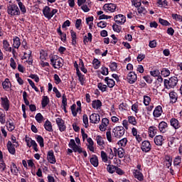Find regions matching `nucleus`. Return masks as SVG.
<instances>
[{
    "instance_id": "nucleus-55",
    "label": "nucleus",
    "mask_w": 182,
    "mask_h": 182,
    "mask_svg": "<svg viewBox=\"0 0 182 182\" xmlns=\"http://www.w3.org/2000/svg\"><path fill=\"white\" fill-rule=\"evenodd\" d=\"M181 164V157L176 156L174 159L173 164L174 166H178Z\"/></svg>"
},
{
    "instance_id": "nucleus-25",
    "label": "nucleus",
    "mask_w": 182,
    "mask_h": 182,
    "mask_svg": "<svg viewBox=\"0 0 182 182\" xmlns=\"http://www.w3.org/2000/svg\"><path fill=\"white\" fill-rule=\"evenodd\" d=\"M96 140L98 146H100V147H102V149H105V146H103V145L105 144V141L103 140V137H102V136L100 135H98L96 137Z\"/></svg>"
},
{
    "instance_id": "nucleus-1",
    "label": "nucleus",
    "mask_w": 182,
    "mask_h": 182,
    "mask_svg": "<svg viewBox=\"0 0 182 182\" xmlns=\"http://www.w3.org/2000/svg\"><path fill=\"white\" fill-rule=\"evenodd\" d=\"M178 83L177 77H171L168 80H164V86L166 89H174Z\"/></svg>"
},
{
    "instance_id": "nucleus-63",
    "label": "nucleus",
    "mask_w": 182,
    "mask_h": 182,
    "mask_svg": "<svg viewBox=\"0 0 182 182\" xmlns=\"http://www.w3.org/2000/svg\"><path fill=\"white\" fill-rule=\"evenodd\" d=\"M106 136L108 141H109V143H112V132L110 131L107 132Z\"/></svg>"
},
{
    "instance_id": "nucleus-5",
    "label": "nucleus",
    "mask_w": 182,
    "mask_h": 182,
    "mask_svg": "<svg viewBox=\"0 0 182 182\" xmlns=\"http://www.w3.org/2000/svg\"><path fill=\"white\" fill-rule=\"evenodd\" d=\"M141 149L144 153H149V151L151 150V144H150V141H144L141 144Z\"/></svg>"
},
{
    "instance_id": "nucleus-8",
    "label": "nucleus",
    "mask_w": 182,
    "mask_h": 182,
    "mask_svg": "<svg viewBox=\"0 0 182 182\" xmlns=\"http://www.w3.org/2000/svg\"><path fill=\"white\" fill-rule=\"evenodd\" d=\"M90 123H93L94 124H97L100 122V115L98 114L94 113L90 116Z\"/></svg>"
},
{
    "instance_id": "nucleus-54",
    "label": "nucleus",
    "mask_w": 182,
    "mask_h": 182,
    "mask_svg": "<svg viewBox=\"0 0 182 182\" xmlns=\"http://www.w3.org/2000/svg\"><path fill=\"white\" fill-rule=\"evenodd\" d=\"M71 112H72L73 116H74V117H76V116H77V112H76V104H73L71 106Z\"/></svg>"
},
{
    "instance_id": "nucleus-15",
    "label": "nucleus",
    "mask_w": 182,
    "mask_h": 182,
    "mask_svg": "<svg viewBox=\"0 0 182 182\" xmlns=\"http://www.w3.org/2000/svg\"><path fill=\"white\" fill-rule=\"evenodd\" d=\"M108 165H107V170L108 173H110V174H113L114 171H116V167L114 165H112V161H108Z\"/></svg>"
},
{
    "instance_id": "nucleus-30",
    "label": "nucleus",
    "mask_w": 182,
    "mask_h": 182,
    "mask_svg": "<svg viewBox=\"0 0 182 182\" xmlns=\"http://www.w3.org/2000/svg\"><path fill=\"white\" fill-rule=\"evenodd\" d=\"M11 171L12 174H14V176L18 175V171H19V170H18V167L15 163H12V166H11Z\"/></svg>"
},
{
    "instance_id": "nucleus-37",
    "label": "nucleus",
    "mask_w": 182,
    "mask_h": 182,
    "mask_svg": "<svg viewBox=\"0 0 182 182\" xmlns=\"http://www.w3.org/2000/svg\"><path fill=\"white\" fill-rule=\"evenodd\" d=\"M157 4L159 6H161V8H166V6H168V2H167L166 0H162L161 1H157Z\"/></svg>"
},
{
    "instance_id": "nucleus-35",
    "label": "nucleus",
    "mask_w": 182,
    "mask_h": 182,
    "mask_svg": "<svg viewBox=\"0 0 182 182\" xmlns=\"http://www.w3.org/2000/svg\"><path fill=\"white\" fill-rule=\"evenodd\" d=\"M97 87L101 92H106L107 90V85H103L102 82L98 83Z\"/></svg>"
},
{
    "instance_id": "nucleus-3",
    "label": "nucleus",
    "mask_w": 182,
    "mask_h": 182,
    "mask_svg": "<svg viewBox=\"0 0 182 182\" xmlns=\"http://www.w3.org/2000/svg\"><path fill=\"white\" fill-rule=\"evenodd\" d=\"M50 63L55 69H60V68L63 66V64L62 63V58H60L56 55L51 57Z\"/></svg>"
},
{
    "instance_id": "nucleus-6",
    "label": "nucleus",
    "mask_w": 182,
    "mask_h": 182,
    "mask_svg": "<svg viewBox=\"0 0 182 182\" xmlns=\"http://www.w3.org/2000/svg\"><path fill=\"white\" fill-rule=\"evenodd\" d=\"M56 124L59 127L60 132H65L66 130V125L65 124V121L61 118L56 119Z\"/></svg>"
},
{
    "instance_id": "nucleus-7",
    "label": "nucleus",
    "mask_w": 182,
    "mask_h": 182,
    "mask_svg": "<svg viewBox=\"0 0 182 182\" xmlns=\"http://www.w3.org/2000/svg\"><path fill=\"white\" fill-rule=\"evenodd\" d=\"M127 80L129 83H130L131 85H133V83H135L136 80H137V75H136V73L134 72H130L128 74Z\"/></svg>"
},
{
    "instance_id": "nucleus-9",
    "label": "nucleus",
    "mask_w": 182,
    "mask_h": 182,
    "mask_svg": "<svg viewBox=\"0 0 182 182\" xmlns=\"http://www.w3.org/2000/svg\"><path fill=\"white\" fill-rule=\"evenodd\" d=\"M116 23H121L123 25L126 22V16H123V14H118L114 18Z\"/></svg>"
},
{
    "instance_id": "nucleus-64",
    "label": "nucleus",
    "mask_w": 182,
    "mask_h": 182,
    "mask_svg": "<svg viewBox=\"0 0 182 182\" xmlns=\"http://www.w3.org/2000/svg\"><path fill=\"white\" fill-rule=\"evenodd\" d=\"M102 124L107 127V126H109V119L103 118L102 119Z\"/></svg>"
},
{
    "instance_id": "nucleus-53",
    "label": "nucleus",
    "mask_w": 182,
    "mask_h": 182,
    "mask_svg": "<svg viewBox=\"0 0 182 182\" xmlns=\"http://www.w3.org/2000/svg\"><path fill=\"white\" fill-rule=\"evenodd\" d=\"M73 151H75V153H79V154H80V153H82V147L75 145L74 147L72 148Z\"/></svg>"
},
{
    "instance_id": "nucleus-61",
    "label": "nucleus",
    "mask_w": 182,
    "mask_h": 182,
    "mask_svg": "<svg viewBox=\"0 0 182 182\" xmlns=\"http://www.w3.org/2000/svg\"><path fill=\"white\" fill-rule=\"evenodd\" d=\"M54 80L55 81L56 85H59L62 80H60V77H59V75L58 74L54 75Z\"/></svg>"
},
{
    "instance_id": "nucleus-11",
    "label": "nucleus",
    "mask_w": 182,
    "mask_h": 182,
    "mask_svg": "<svg viewBox=\"0 0 182 182\" xmlns=\"http://www.w3.org/2000/svg\"><path fill=\"white\" fill-rule=\"evenodd\" d=\"M1 105L6 110V112H8L9 110V100H8V97H1Z\"/></svg>"
},
{
    "instance_id": "nucleus-60",
    "label": "nucleus",
    "mask_w": 182,
    "mask_h": 182,
    "mask_svg": "<svg viewBox=\"0 0 182 182\" xmlns=\"http://www.w3.org/2000/svg\"><path fill=\"white\" fill-rule=\"evenodd\" d=\"M97 26L98 28H106V26H107V23L105 22V21H100L99 23H97Z\"/></svg>"
},
{
    "instance_id": "nucleus-36",
    "label": "nucleus",
    "mask_w": 182,
    "mask_h": 182,
    "mask_svg": "<svg viewBox=\"0 0 182 182\" xmlns=\"http://www.w3.org/2000/svg\"><path fill=\"white\" fill-rule=\"evenodd\" d=\"M107 5V10L109 11L110 12H114V11H116V4H108Z\"/></svg>"
},
{
    "instance_id": "nucleus-13",
    "label": "nucleus",
    "mask_w": 182,
    "mask_h": 182,
    "mask_svg": "<svg viewBox=\"0 0 182 182\" xmlns=\"http://www.w3.org/2000/svg\"><path fill=\"white\" fill-rule=\"evenodd\" d=\"M161 113H163V108L161 106L159 105L154 110L153 115L154 117H160Z\"/></svg>"
},
{
    "instance_id": "nucleus-49",
    "label": "nucleus",
    "mask_w": 182,
    "mask_h": 182,
    "mask_svg": "<svg viewBox=\"0 0 182 182\" xmlns=\"http://www.w3.org/2000/svg\"><path fill=\"white\" fill-rule=\"evenodd\" d=\"M18 6L20 8L21 11L23 14H26V7L23 5V4L21 1L18 2Z\"/></svg>"
},
{
    "instance_id": "nucleus-50",
    "label": "nucleus",
    "mask_w": 182,
    "mask_h": 182,
    "mask_svg": "<svg viewBox=\"0 0 182 182\" xmlns=\"http://www.w3.org/2000/svg\"><path fill=\"white\" fill-rule=\"evenodd\" d=\"M159 23H161V25H163L164 26H170L171 25V23L168 21L163 18H159Z\"/></svg>"
},
{
    "instance_id": "nucleus-59",
    "label": "nucleus",
    "mask_w": 182,
    "mask_h": 182,
    "mask_svg": "<svg viewBox=\"0 0 182 182\" xmlns=\"http://www.w3.org/2000/svg\"><path fill=\"white\" fill-rule=\"evenodd\" d=\"M10 62L11 68H12V69H16V63H15V60L13 58L10 59Z\"/></svg>"
},
{
    "instance_id": "nucleus-33",
    "label": "nucleus",
    "mask_w": 182,
    "mask_h": 182,
    "mask_svg": "<svg viewBox=\"0 0 182 182\" xmlns=\"http://www.w3.org/2000/svg\"><path fill=\"white\" fill-rule=\"evenodd\" d=\"M88 42H92V33H88L87 36H84L83 43L85 45H87V43Z\"/></svg>"
},
{
    "instance_id": "nucleus-24",
    "label": "nucleus",
    "mask_w": 182,
    "mask_h": 182,
    "mask_svg": "<svg viewBox=\"0 0 182 182\" xmlns=\"http://www.w3.org/2000/svg\"><path fill=\"white\" fill-rule=\"evenodd\" d=\"M3 47L6 52H12V48L9 47V42L8 41H3Z\"/></svg>"
},
{
    "instance_id": "nucleus-57",
    "label": "nucleus",
    "mask_w": 182,
    "mask_h": 182,
    "mask_svg": "<svg viewBox=\"0 0 182 182\" xmlns=\"http://www.w3.org/2000/svg\"><path fill=\"white\" fill-rule=\"evenodd\" d=\"M150 74L151 76H154V77H157L160 75V71L159 70H155L150 72Z\"/></svg>"
},
{
    "instance_id": "nucleus-48",
    "label": "nucleus",
    "mask_w": 182,
    "mask_h": 182,
    "mask_svg": "<svg viewBox=\"0 0 182 182\" xmlns=\"http://www.w3.org/2000/svg\"><path fill=\"white\" fill-rule=\"evenodd\" d=\"M36 120L38 122V123H42V121L43 120V116L41 113H38L36 115Z\"/></svg>"
},
{
    "instance_id": "nucleus-43",
    "label": "nucleus",
    "mask_w": 182,
    "mask_h": 182,
    "mask_svg": "<svg viewBox=\"0 0 182 182\" xmlns=\"http://www.w3.org/2000/svg\"><path fill=\"white\" fill-rule=\"evenodd\" d=\"M128 122L130 124H133V126H136L137 124V122L136 121V117L131 116L128 117Z\"/></svg>"
},
{
    "instance_id": "nucleus-58",
    "label": "nucleus",
    "mask_w": 182,
    "mask_h": 182,
    "mask_svg": "<svg viewBox=\"0 0 182 182\" xmlns=\"http://www.w3.org/2000/svg\"><path fill=\"white\" fill-rule=\"evenodd\" d=\"M109 68L111 69V70L112 72H114L116 70V69H117V63H116L115 62L114 63H112L110 65H109Z\"/></svg>"
},
{
    "instance_id": "nucleus-31",
    "label": "nucleus",
    "mask_w": 182,
    "mask_h": 182,
    "mask_svg": "<svg viewBox=\"0 0 182 182\" xmlns=\"http://www.w3.org/2000/svg\"><path fill=\"white\" fill-rule=\"evenodd\" d=\"M82 122L85 124V129H87V127H89V118L87 117V114H83Z\"/></svg>"
},
{
    "instance_id": "nucleus-41",
    "label": "nucleus",
    "mask_w": 182,
    "mask_h": 182,
    "mask_svg": "<svg viewBox=\"0 0 182 182\" xmlns=\"http://www.w3.org/2000/svg\"><path fill=\"white\" fill-rule=\"evenodd\" d=\"M5 113L4 112V110L1 109V111L0 110V123H1V124H5Z\"/></svg>"
},
{
    "instance_id": "nucleus-18",
    "label": "nucleus",
    "mask_w": 182,
    "mask_h": 182,
    "mask_svg": "<svg viewBox=\"0 0 182 182\" xmlns=\"http://www.w3.org/2000/svg\"><path fill=\"white\" fill-rule=\"evenodd\" d=\"M92 106L93 109H97V110L100 109L102 106V101H100V100H95L92 101Z\"/></svg>"
},
{
    "instance_id": "nucleus-46",
    "label": "nucleus",
    "mask_w": 182,
    "mask_h": 182,
    "mask_svg": "<svg viewBox=\"0 0 182 182\" xmlns=\"http://www.w3.org/2000/svg\"><path fill=\"white\" fill-rule=\"evenodd\" d=\"M151 99L150 98V97L144 95V103L145 105V106H149V105H150V102H151Z\"/></svg>"
},
{
    "instance_id": "nucleus-44",
    "label": "nucleus",
    "mask_w": 182,
    "mask_h": 182,
    "mask_svg": "<svg viewBox=\"0 0 182 182\" xmlns=\"http://www.w3.org/2000/svg\"><path fill=\"white\" fill-rule=\"evenodd\" d=\"M93 66H94V69H99V68H100V61H99V60L95 58L93 60Z\"/></svg>"
},
{
    "instance_id": "nucleus-22",
    "label": "nucleus",
    "mask_w": 182,
    "mask_h": 182,
    "mask_svg": "<svg viewBox=\"0 0 182 182\" xmlns=\"http://www.w3.org/2000/svg\"><path fill=\"white\" fill-rule=\"evenodd\" d=\"M134 176L135 178H137L139 181H143V173L139 170H135L134 171Z\"/></svg>"
},
{
    "instance_id": "nucleus-2",
    "label": "nucleus",
    "mask_w": 182,
    "mask_h": 182,
    "mask_svg": "<svg viewBox=\"0 0 182 182\" xmlns=\"http://www.w3.org/2000/svg\"><path fill=\"white\" fill-rule=\"evenodd\" d=\"M7 13L11 16H16L21 15V11H19V8L16 4L9 5L7 7Z\"/></svg>"
},
{
    "instance_id": "nucleus-28",
    "label": "nucleus",
    "mask_w": 182,
    "mask_h": 182,
    "mask_svg": "<svg viewBox=\"0 0 182 182\" xmlns=\"http://www.w3.org/2000/svg\"><path fill=\"white\" fill-rule=\"evenodd\" d=\"M2 86L5 90H8L11 87V82H9V79L6 78L5 81L2 82Z\"/></svg>"
},
{
    "instance_id": "nucleus-26",
    "label": "nucleus",
    "mask_w": 182,
    "mask_h": 182,
    "mask_svg": "<svg viewBox=\"0 0 182 182\" xmlns=\"http://www.w3.org/2000/svg\"><path fill=\"white\" fill-rule=\"evenodd\" d=\"M90 162L92 166H94V167H97V166H99V159L96 156H94L93 157H92L90 159Z\"/></svg>"
},
{
    "instance_id": "nucleus-29",
    "label": "nucleus",
    "mask_w": 182,
    "mask_h": 182,
    "mask_svg": "<svg viewBox=\"0 0 182 182\" xmlns=\"http://www.w3.org/2000/svg\"><path fill=\"white\" fill-rule=\"evenodd\" d=\"M42 107H46L49 105V97L48 96H43L41 101Z\"/></svg>"
},
{
    "instance_id": "nucleus-21",
    "label": "nucleus",
    "mask_w": 182,
    "mask_h": 182,
    "mask_svg": "<svg viewBox=\"0 0 182 182\" xmlns=\"http://www.w3.org/2000/svg\"><path fill=\"white\" fill-rule=\"evenodd\" d=\"M171 126L174 127L176 129H180V124L178 123V120L176 118H172L171 119Z\"/></svg>"
},
{
    "instance_id": "nucleus-42",
    "label": "nucleus",
    "mask_w": 182,
    "mask_h": 182,
    "mask_svg": "<svg viewBox=\"0 0 182 182\" xmlns=\"http://www.w3.org/2000/svg\"><path fill=\"white\" fill-rule=\"evenodd\" d=\"M112 28H113V31L114 32H117V33H120V32L122 31V26H120L116 23L113 24Z\"/></svg>"
},
{
    "instance_id": "nucleus-52",
    "label": "nucleus",
    "mask_w": 182,
    "mask_h": 182,
    "mask_svg": "<svg viewBox=\"0 0 182 182\" xmlns=\"http://www.w3.org/2000/svg\"><path fill=\"white\" fill-rule=\"evenodd\" d=\"M28 82L29 85L31 86V87L33 89H34V90L36 92H39V89H38V87H36V86L35 85V83L33 82V81H32V80L28 79Z\"/></svg>"
},
{
    "instance_id": "nucleus-47",
    "label": "nucleus",
    "mask_w": 182,
    "mask_h": 182,
    "mask_svg": "<svg viewBox=\"0 0 182 182\" xmlns=\"http://www.w3.org/2000/svg\"><path fill=\"white\" fill-rule=\"evenodd\" d=\"M37 142L40 144V146L43 147L45 144H43V137L42 136L38 135L37 136Z\"/></svg>"
},
{
    "instance_id": "nucleus-4",
    "label": "nucleus",
    "mask_w": 182,
    "mask_h": 182,
    "mask_svg": "<svg viewBox=\"0 0 182 182\" xmlns=\"http://www.w3.org/2000/svg\"><path fill=\"white\" fill-rule=\"evenodd\" d=\"M125 132L126 129H124V127L122 126L116 127L112 130L114 137H117L118 139H119V137H122V136H124Z\"/></svg>"
},
{
    "instance_id": "nucleus-56",
    "label": "nucleus",
    "mask_w": 182,
    "mask_h": 182,
    "mask_svg": "<svg viewBox=\"0 0 182 182\" xmlns=\"http://www.w3.org/2000/svg\"><path fill=\"white\" fill-rule=\"evenodd\" d=\"M107 85L108 86V87H114V85H116V82H114V80L113 79H110L107 82Z\"/></svg>"
},
{
    "instance_id": "nucleus-16",
    "label": "nucleus",
    "mask_w": 182,
    "mask_h": 182,
    "mask_svg": "<svg viewBox=\"0 0 182 182\" xmlns=\"http://www.w3.org/2000/svg\"><path fill=\"white\" fill-rule=\"evenodd\" d=\"M159 129L161 133H166L167 132V124L166 122H161L159 124Z\"/></svg>"
},
{
    "instance_id": "nucleus-51",
    "label": "nucleus",
    "mask_w": 182,
    "mask_h": 182,
    "mask_svg": "<svg viewBox=\"0 0 182 182\" xmlns=\"http://www.w3.org/2000/svg\"><path fill=\"white\" fill-rule=\"evenodd\" d=\"M101 73L102 75H103L104 76H107V75H109V68H106V67H102L101 68Z\"/></svg>"
},
{
    "instance_id": "nucleus-27",
    "label": "nucleus",
    "mask_w": 182,
    "mask_h": 182,
    "mask_svg": "<svg viewBox=\"0 0 182 182\" xmlns=\"http://www.w3.org/2000/svg\"><path fill=\"white\" fill-rule=\"evenodd\" d=\"M44 127L47 132H53V129L52 128V123H50L49 120L46 121Z\"/></svg>"
},
{
    "instance_id": "nucleus-17",
    "label": "nucleus",
    "mask_w": 182,
    "mask_h": 182,
    "mask_svg": "<svg viewBox=\"0 0 182 182\" xmlns=\"http://www.w3.org/2000/svg\"><path fill=\"white\" fill-rule=\"evenodd\" d=\"M114 152L115 153H117L118 154V157L119 159H123V157H124V149H123V148H118L116 149V148H114Z\"/></svg>"
},
{
    "instance_id": "nucleus-23",
    "label": "nucleus",
    "mask_w": 182,
    "mask_h": 182,
    "mask_svg": "<svg viewBox=\"0 0 182 182\" xmlns=\"http://www.w3.org/2000/svg\"><path fill=\"white\" fill-rule=\"evenodd\" d=\"M13 46L16 49H19V46H21V39L18 37H15L14 39Z\"/></svg>"
},
{
    "instance_id": "nucleus-19",
    "label": "nucleus",
    "mask_w": 182,
    "mask_h": 182,
    "mask_svg": "<svg viewBox=\"0 0 182 182\" xmlns=\"http://www.w3.org/2000/svg\"><path fill=\"white\" fill-rule=\"evenodd\" d=\"M43 14L46 18L49 19L50 16V7L46 6L43 10Z\"/></svg>"
},
{
    "instance_id": "nucleus-20",
    "label": "nucleus",
    "mask_w": 182,
    "mask_h": 182,
    "mask_svg": "<svg viewBox=\"0 0 182 182\" xmlns=\"http://www.w3.org/2000/svg\"><path fill=\"white\" fill-rule=\"evenodd\" d=\"M169 97L171 99V103H176L177 102L178 95L175 92H171L169 93Z\"/></svg>"
},
{
    "instance_id": "nucleus-32",
    "label": "nucleus",
    "mask_w": 182,
    "mask_h": 182,
    "mask_svg": "<svg viewBox=\"0 0 182 182\" xmlns=\"http://www.w3.org/2000/svg\"><path fill=\"white\" fill-rule=\"evenodd\" d=\"M149 137L153 138L154 136H156V130H157V128L156 127H150L149 128Z\"/></svg>"
},
{
    "instance_id": "nucleus-45",
    "label": "nucleus",
    "mask_w": 182,
    "mask_h": 182,
    "mask_svg": "<svg viewBox=\"0 0 182 182\" xmlns=\"http://www.w3.org/2000/svg\"><path fill=\"white\" fill-rule=\"evenodd\" d=\"M138 14H139L141 16L146 15L147 14V10L144 7H139L137 9Z\"/></svg>"
},
{
    "instance_id": "nucleus-40",
    "label": "nucleus",
    "mask_w": 182,
    "mask_h": 182,
    "mask_svg": "<svg viewBox=\"0 0 182 182\" xmlns=\"http://www.w3.org/2000/svg\"><path fill=\"white\" fill-rule=\"evenodd\" d=\"M161 73L162 76L164 77H167V76H170V70L167 68H163L162 70L161 71Z\"/></svg>"
},
{
    "instance_id": "nucleus-14",
    "label": "nucleus",
    "mask_w": 182,
    "mask_h": 182,
    "mask_svg": "<svg viewBox=\"0 0 182 182\" xmlns=\"http://www.w3.org/2000/svg\"><path fill=\"white\" fill-rule=\"evenodd\" d=\"M164 138L161 135L156 136L154 138V143L156 146H163Z\"/></svg>"
},
{
    "instance_id": "nucleus-62",
    "label": "nucleus",
    "mask_w": 182,
    "mask_h": 182,
    "mask_svg": "<svg viewBox=\"0 0 182 182\" xmlns=\"http://www.w3.org/2000/svg\"><path fill=\"white\" fill-rule=\"evenodd\" d=\"M173 19H178V21H181V22H182V16L178 15V14H173L171 15Z\"/></svg>"
},
{
    "instance_id": "nucleus-34",
    "label": "nucleus",
    "mask_w": 182,
    "mask_h": 182,
    "mask_svg": "<svg viewBox=\"0 0 182 182\" xmlns=\"http://www.w3.org/2000/svg\"><path fill=\"white\" fill-rule=\"evenodd\" d=\"M165 161H166V166L168 168H170L171 166V163L173 161V159L170 157L169 156H165Z\"/></svg>"
},
{
    "instance_id": "nucleus-10",
    "label": "nucleus",
    "mask_w": 182,
    "mask_h": 182,
    "mask_svg": "<svg viewBox=\"0 0 182 182\" xmlns=\"http://www.w3.org/2000/svg\"><path fill=\"white\" fill-rule=\"evenodd\" d=\"M7 149L10 154H15L16 151L15 150V147H18V145L16 144H12V142L11 141H9L7 142Z\"/></svg>"
},
{
    "instance_id": "nucleus-39",
    "label": "nucleus",
    "mask_w": 182,
    "mask_h": 182,
    "mask_svg": "<svg viewBox=\"0 0 182 182\" xmlns=\"http://www.w3.org/2000/svg\"><path fill=\"white\" fill-rule=\"evenodd\" d=\"M101 158L104 163H107V161H109V159L107 158V154H106V152H105L104 151H101Z\"/></svg>"
},
{
    "instance_id": "nucleus-38",
    "label": "nucleus",
    "mask_w": 182,
    "mask_h": 182,
    "mask_svg": "<svg viewBox=\"0 0 182 182\" xmlns=\"http://www.w3.org/2000/svg\"><path fill=\"white\" fill-rule=\"evenodd\" d=\"M119 146H121V147H126V144H127V138H124L121 140H119L117 143Z\"/></svg>"
},
{
    "instance_id": "nucleus-12",
    "label": "nucleus",
    "mask_w": 182,
    "mask_h": 182,
    "mask_svg": "<svg viewBox=\"0 0 182 182\" xmlns=\"http://www.w3.org/2000/svg\"><path fill=\"white\" fill-rule=\"evenodd\" d=\"M48 160L51 164H55L56 163V159L53 154V151H49L48 152Z\"/></svg>"
}]
</instances>
